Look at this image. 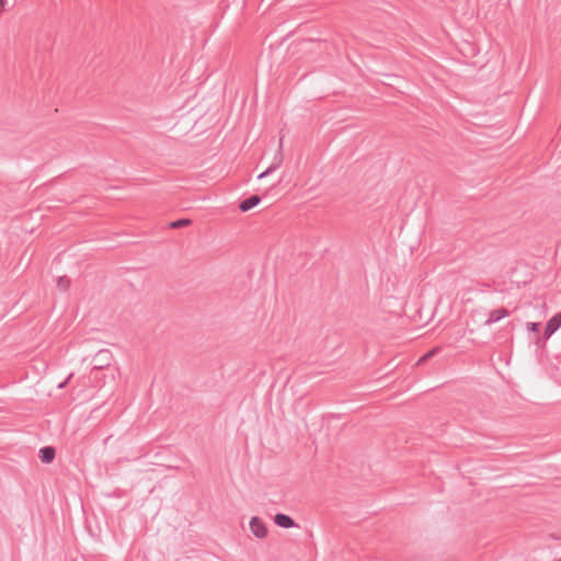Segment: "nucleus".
<instances>
[{"label": "nucleus", "instance_id": "9", "mask_svg": "<svg viewBox=\"0 0 561 561\" xmlns=\"http://www.w3.org/2000/svg\"><path fill=\"white\" fill-rule=\"evenodd\" d=\"M190 224H191L190 219L182 218V219H178L175 221H172L170 224V227L173 228V229H178V228H182V227L188 226Z\"/></svg>", "mask_w": 561, "mask_h": 561}, {"label": "nucleus", "instance_id": "3", "mask_svg": "<svg viewBox=\"0 0 561 561\" xmlns=\"http://www.w3.org/2000/svg\"><path fill=\"white\" fill-rule=\"evenodd\" d=\"M561 327V312L554 314L546 324L543 337L548 340Z\"/></svg>", "mask_w": 561, "mask_h": 561}, {"label": "nucleus", "instance_id": "12", "mask_svg": "<svg viewBox=\"0 0 561 561\" xmlns=\"http://www.w3.org/2000/svg\"><path fill=\"white\" fill-rule=\"evenodd\" d=\"M271 172H273V168L270 167L266 170H264L263 172H261L259 175L265 176V175H268Z\"/></svg>", "mask_w": 561, "mask_h": 561}, {"label": "nucleus", "instance_id": "6", "mask_svg": "<svg viewBox=\"0 0 561 561\" xmlns=\"http://www.w3.org/2000/svg\"><path fill=\"white\" fill-rule=\"evenodd\" d=\"M56 456V450L53 446L42 447L38 451V457L43 463H50Z\"/></svg>", "mask_w": 561, "mask_h": 561}, {"label": "nucleus", "instance_id": "7", "mask_svg": "<svg viewBox=\"0 0 561 561\" xmlns=\"http://www.w3.org/2000/svg\"><path fill=\"white\" fill-rule=\"evenodd\" d=\"M507 316H508V311L505 308L494 309L490 312L489 318L485 323L486 324L495 323Z\"/></svg>", "mask_w": 561, "mask_h": 561}, {"label": "nucleus", "instance_id": "1", "mask_svg": "<svg viewBox=\"0 0 561 561\" xmlns=\"http://www.w3.org/2000/svg\"><path fill=\"white\" fill-rule=\"evenodd\" d=\"M112 353L108 350H100L93 357V369L101 370L111 365Z\"/></svg>", "mask_w": 561, "mask_h": 561}, {"label": "nucleus", "instance_id": "8", "mask_svg": "<svg viewBox=\"0 0 561 561\" xmlns=\"http://www.w3.org/2000/svg\"><path fill=\"white\" fill-rule=\"evenodd\" d=\"M70 285V279L67 276H60L57 280V286L61 291H66Z\"/></svg>", "mask_w": 561, "mask_h": 561}, {"label": "nucleus", "instance_id": "4", "mask_svg": "<svg viewBox=\"0 0 561 561\" xmlns=\"http://www.w3.org/2000/svg\"><path fill=\"white\" fill-rule=\"evenodd\" d=\"M260 202L261 197L257 194L251 195L250 197L244 198L243 201L240 202L239 209L242 213H247L254 208L255 206H257Z\"/></svg>", "mask_w": 561, "mask_h": 561}, {"label": "nucleus", "instance_id": "10", "mask_svg": "<svg viewBox=\"0 0 561 561\" xmlns=\"http://www.w3.org/2000/svg\"><path fill=\"white\" fill-rule=\"evenodd\" d=\"M527 329L530 332L539 333L540 323H538V322H527Z\"/></svg>", "mask_w": 561, "mask_h": 561}, {"label": "nucleus", "instance_id": "2", "mask_svg": "<svg viewBox=\"0 0 561 561\" xmlns=\"http://www.w3.org/2000/svg\"><path fill=\"white\" fill-rule=\"evenodd\" d=\"M250 529L252 534L259 539H263L267 536V527L265 523L257 516H253L251 518Z\"/></svg>", "mask_w": 561, "mask_h": 561}, {"label": "nucleus", "instance_id": "13", "mask_svg": "<svg viewBox=\"0 0 561 561\" xmlns=\"http://www.w3.org/2000/svg\"><path fill=\"white\" fill-rule=\"evenodd\" d=\"M71 376H72V375H69V376H68V378H67L65 381L60 382V383L58 385V388H59V389L65 388V387H66V385H67V382H68V380L71 378Z\"/></svg>", "mask_w": 561, "mask_h": 561}, {"label": "nucleus", "instance_id": "14", "mask_svg": "<svg viewBox=\"0 0 561 561\" xmlns=\"http://www.w3.org/2000/svg\"><path fill=\"white\" fill-rule=\"evenodd\" d=\"M540 342H541V337H540V336H538V337H537V344H539Z\"/></svg>", "mask_w": 561, "mask_h": 561}, {"label": "nucleus", "instance_id": "11", "mask_svg": "<svg viewBox=\"0 0 561 561\" xmlns=\"http://www.w3.org/2000/svg\"><path fill=\"white\" fill-rule=\"evenodd\" d=\"M433 354H434V351L428 352L427 354L423 355V356L419 359L417 364H419V365H421V364L425 363V362H426V360H427V359H428Z\"/></svg>", "mask_w": 561, "mask_h": 561}, {"label": "nucleus", "instance_id": "5", "mask_svg": "<svg viewBox=\"0 0 561 561\" xmlns=\"http://www.w3.org/2000/svg\"><path fill=\"white\" fill-rule=\"evenodd\" d=\"M274 523L278 527L286 528V529L297 526L295 520L289 515H286V514H283V513L275 514Z\"/></svg>", "mask_w": 561, "mask_h": 561}]
</instances>
